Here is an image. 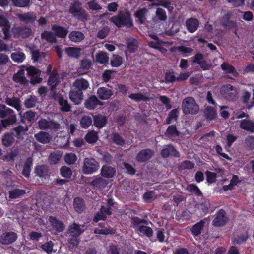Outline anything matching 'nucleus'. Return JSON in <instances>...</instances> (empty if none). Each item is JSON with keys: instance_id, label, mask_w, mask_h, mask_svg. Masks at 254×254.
Listing matches in <instances>:
<instances>
[{"instance_id": "a211bd4d", "label": "nucleus", "mask_w": 254, "mask_h": 254, "mask_svg": "<svg viewBox=\"0 0 254 254\" xmlns=\"http://www.w3.org/2000/svg\"><path fill=\"white\" fill-rule=\"evenodd\" d=\"M59 75L56 71L53 70L49 75L48 84L50 86V90L55 92L59 83Z\"/></svg>"}, {"instance_id": "9b49d317", "label": "nucleus", "mask_w": 254, "mask_h": 254, "mask_svg": "<svg viewBox=\"0 0 254 254\" xmlns=\"http://www.w3.org/2000/svg\"><path fill=\"white\" fill-rule=\"evenodd\" d=\"M103 104L94 95H90L84 102L85 107L89 110H93L98 106H102Z\"/></svg>"}, {"instance_id": "9d476101", "label": "nucleus", "mask_w": 254, "mask_h": 254, "mask_svg": "<svg viewBox=\"0 0 254 254\" xmlns=\"http://www.w3.org/2000/svg\"><path fill=\"white\" fill-rule=\"evenodd\" d=\"M18 235L14 232H3L0 236V243L3 245H8L14 243L17 239Z\"/></svg>"}, {"instance_id": "7ed1b4c3", "label": "nucleus", "mask_w": 254, "mask_h": 254, "mask_svg": "<svg viewBox=\"0 0 254 254\" xmlns=\"http://www.w3.org/2000/svg\"><path fill=\"white\" fill-rule=\"evenodd\" d=\"M69 12L78 19H81L83 21L87 20L88 14L82 9V3L79 1H73L70 3Z\"/></svg>"}, {"instance_id": "0e129e2a", "label": "nucleus", "mask_w": 254, "mask_h": 254, "mask_svg": "<svg viewBox=\"0 0 254 254\" xmlns=\"http://www.w3.org/2000/svg\"><path fill=\"white\" fill-rule=\"evenodd\" d=\"M64 160L67 164L72 165L76 161L77 156L73 153H66L64 157Z\"/></svg>"}, {"instance_id": "1a4fd4ad", "label": "nucleus", "mask_w": 254, "mask_h": 254, "mask_svg": "<svg viewBox=\"0 0 254 254\" xmlns=\"http://www.w3.org/2000/svg\"><path fill=\"white\" fill-rule=\"evenodd\" d=\"M25 69L27 72V75L31 77L30 82L32 84L35 85L42 82V78L40 77L41 74L40 70L33 66L26 67Z\"/></svg>"}, {"instance_id": "6e6552de", "label": "nucleus", "mask_w": 254, "mask_h": 254, "mask_svg": "<svg viewBox=\"0 0 254 254\" xmlns=\"http://www.w3.org/2000/svg\"><path fill=\"white\" fill-rule=\"evenodd\" d=\"M229 221V217L226 211L223 209H219L215 214V217L212 221V225L216 227H220L225 226Z\"/></svg>"}, {"instance_id": "f257e3e1", "label": "nucleus", "mask_w": 254, "mask_h": 254, "mask_svg": "<svg viewBox=\"0 0 254 254\" xmlns=\"http://www.w3.org/2000/svg\"><path fill=\"white\" fill-rule=\"evenodd\" d=\"M110 21L118 28L125 26L131 28L133 26L131 14L129 11H119L116 15L110 18Z\"/></svg>"}, {"instance_id": "de8ad7c7", "label": "nucleus", "mask_w": 254, "mask_h": 254, "mask_svg": "<svg viewBox=\"0 0 254 254\" xmlns=\"http://www.w3.org/2000/svg\"><path fill=\"white\" fill-rule=\"evenodd\" d=\"M137 230L140 233L145 235L149 238L153 236V230L151 227L149 226L145 225L139 226L138 227Z\"/></svg>"}, {"instance_id": "49530a36", "label": "nucleus", "mask_w": 254, "mask_h": 254, "mask_svg": "<svg viewBox=\"0 0 254 254\" xmlns=\"http://www.w3.org/2000/svg\"><path fill=\"white\" fill-rule=\"evenodd\" d=\"M186 190L189 192L194 194L195 196L197 197L203 196V194L201 191L199 189L198 187L195 184H189L186 187Z\"/></svg>"}, {"instance_id": "aec40b11", "label": "nucleus", "mask_w": 254, "mask_h": 254, "mask_svg": "<svg viewBox=\"0 0 254 254\" xmlns=\"http://www.w3.org/2000/svg\"><path fill=\"white\" fill-rule=\"evenodd\" d=\"M108 181L102 177H98L93 179L90 183V185L93 189L103 190L107 186Z\"/></svg>"}, {"instance_id": "58836bf2", "label": "nucleus", "mask_w": 254, "mask_h": 254, "mask_svg": "<svg viewBox=\"0 0 254 254\" xmlns=\"http://www.w3.org/2000/svg\"><path fill=\"white\" fill-rule=\"evenodd\" d=\"M180 134L175 125H170L166 129L164 135L168 138L170 137H177Z\"/></svg>"}, {"instance_id": "72a5a7b5", "label": "nucleus", "mask_w": 254, "mask_h": 254, "mask_svg": "<svg viewBox=\"0 0 254 254\" xmlns=\"http://www.w3.org/2000/svg\"><path fill=\"white\" fill-rule=\"evenodd\" d=\"M68 231L70 235H78V236H80L84 232V230L80 228V225L75 222L69 226Z\"/></svg>"}, {"instance_id": "ea45409f", "label": "nucleus", "mask_w": 254, "mask_h": 254, "mask_svg": "<svg viewBox=\"0 0 254 254\" xmlns=\"http://www.w3.org/2000/svg\"><path fill=\"white\" fill-rule=\"evenodd\" d=\"M221 67L222 70L225 71L226 73L231 74L235 77L238 76V73L235 67L232 65L224 62L221 65Z\"/></svg>"}, {"instance_id": "4d7b16f0", "label": "nucleus", "mask_w": 254, "mask_h": 254, "mask_svg": "<svg viewBox=\"0 0 254 254\" xmlns=\"http://www.w3.org/2000/svg\"><path fill=\"white\" fill-rule=\"evenodd\" d=\"M13 112V110L6 107L4 105H0V119L6 118Z\"/></svg>"}, {"instance_id": "a19ab883", "label": "nucleus", "mask_w": 254, "mask_h": 254, "mask_svg": "<svg viewBox=\"0 0 254 254\" xmlns=\"http://www.w3.org/2000/svg\"><path fill=\"white\" fill-rule=\"evenodd\" d=\"M127 47L130 53L135 52L138 48L137 41L133 38H128L126 42Z\"/></svg>"}, {"instance_id": "e2e57ef3", "label": "nucleus", "mask_w": 254, "mask_h": 254, "mask_svg": "<svg viewBox=\"0 0 254 254\" xmlns=\"http://www.w3.org/2000/svg\"><path fill=\"white\" fill-rule=\"evenodd\" d=\"M37 98L35 96L30 95L24 101V105L27 108H31L35 106Z\"/></svg>"}, {"instance_id": "f8f14e48", "label": "nucleus", "mask_w": 254, "mask_h": 254, "mask_svg": "<svg viewBox=\"0 0 254 254\" xmlns=\"http://www.w3.org/2000/svg\"><path fill=\"white\" fill-rule=\"evenodd\" d=\"M160 154L163 158H167L170 156L179 157L180 156L179 152L176 150L175 147L172 144L165 145L161 150Z\"/></svg>"}, {"instance_id": "4468645a", "label": "nucleus", "mask_w": 254, "mask_h": 254, "mask_svg": "<svg viewBox=\"0 0 254 254\" xmlns=\"http://www.w3.org/2000/svg\"><path fill=\"white\" fill-rule=\"evenodd\" d=\"M154 152L150 149H145L140 151L136 155V159L138 162H144L153 156Z\"/></svg>"}, {"instance_id": "dca6fc26", "label": "nucleus", "mask_w": 254, "mask_h": 254, "mask_svg": "<svg viewBox=\"0 0 254 254\" xmlns=\"http://www.w3.org/2000/svg\"><path fill=\"white\" fill-rule=\"evenodd\" d=\"M93 125L98 129L103 128L108 122L107 117L100 114L95 115L93 117Z\"/></svg>"}, {"instance_id": "cd10ccee", "label": "nucleus", "mask_w": 254, "mask_h": 254, "mask_svg": "<svg viewBox=\"0 0 254 254\" xmlns=\"http://www.w3.org/2000/svg\"><path fill=\"white\" fill-rule=\"evenodd\" d=\"M52 30L55 32L57 36L62 38L66 37L68 32L66 28L56 24L52 26Z\"/></svg>"}, {"instance_id": "774afa93", "label": "nucleus", "mask_w": 254, "mask_h": 254, "mask_svg": "<svg viewBox=\"0 0 254 254\" xmlns=\"http://www.w3.org/2000/svg\"><path fill=\"white\" fill-rule=\"evenodd\" d=\"M244 143L249 150H253L254 149V136L252 135L248 136L245 140Z\"/></svg>"}, {"instance_id": "f03ea898", "label": "nucleus", "mask_w": 254, "mask_h": 254, "mask_svg": "<svg viewBox=\"0 0 254 254\" xmlns=\"http://www.w3.org/2000/svg\"><path fill=\"white\" fill-rule=\"evenodd\" d=\"M182 109L185 115H196L199 111V106L196 104L194 98L192 97H187L183 100Z\"/></svg>"}, {"instance_id": "3c124183", "label": "nucleus", "mask_w": 254, "mask_h": 254, "mask_svg": "<svg viewBox=\"0 0 254 254\" xmlns=\"http://www.w3.org/2000/svg\"><path fill=\"white\" fill-rule=\"evenodd\" d=\"M11 58L14 62L21 63L25 59L26 56L23 52L18 51L12 53Z\"/></svg>"}, {"instance_id": "2f4dec72", "label": "nucleus", "mask_w": 254, "mask_h": 254, "mask_svg": "<svg viewBox=\"0 0 254 254\" xmlns=\"http://www.w3.org/2000/svg\"><path fill=\"white\" fill-rule=\"evenodd\" d=\"M13 79L14 82L19 83L24 85L27 84L28 83V80L24 76V71L23 70H20L16 73L14 74Z\"/></svg>"}, {"instance_id": "680f3d73", "label": "nucleus", "mask_w": 254, "mask_h": 254, "mask_svg": "<svg viewBox=\"0 0 254 254\" xmlns=\"http://www.w3.org/2000/svg\"><path fill=\"white\" fill-rule=\"evenodd\" d=\"M112 139L116 145L123 146L125 144V139L118 133H115L112 135Z\"/></svg>"}, {"instance_id": "ddd939ff", "label": "nucleus", "mask_w": 254, "mask_h": 254, "mask_svg": "<svg viewBox=\"0 0 254 254\" xmlns=\"http://www.w3.org/2000/svg\"><path fill=\"white\" fill-rule=\"evenodd\" d=\"M20 21L25 24L33 23L36 19V15L34 12H28L24 13H18L16 15Z\"/></svg>"}, {"instance_id": "bf43d9fd", "label": "nucleus", "mask_w": 254, "mask_h": 254, "mask_svg": "<svg viewBox=\"0 0 254 254\" xmlns=\"http://www.w3.org/2000/svg\"><path fill=\"white\" fill-rule=\"evenodd\" d=\"M195 164L193 162L190 160H185L182 161L178 166V169L180 171L188 169H192L194 167Z\"/></svg>"}, {"instance_id": "13d9d810", "label": "nucleus", "mask_w": 254, "mask_h": 254, "mask_svg": "<svg viewBox=\"0 0 254 254\" xmlns=\"http://www.w3.org/2000/svg\"><path fill=\"white\" fill-rule=\"evenodd\" d=\"M81 127L84 128H88L92 123V119L89 116H83L80 121Z\"/></svg>"}, {"instance_id": "a878e982", "label": "nucleus", "mask_w": 254, "mask_h": 254, "mask_svg": "<svg viewBox=\"0 0 254 254\" xmlns=\"http://www.w3.org/2000/svg\"><path fill=\"white\" fill-rule=\"evenodd\" d=\"M14 135L13 132H6L2 136V144L6 147L11 146L14 143Z\"/></svg>"}, {"instance_id": "c9c22d12", "label": "nucleus", "mask_w": 254, "mask_h": 254, "mask_svg": "<svg viewBox=\"0 0 254 254\" xmlns=\"http://www.w3.org/2000/svg\"><path fill=\"white\" fill-rule=\"evenodd\" d=\"M85 38L84 34L78 31H72L69 34V39L74 42H79Z\"/></svg>"}, {"instance_id": "423d86ee", "label": "nucleus", "mask_w": 254, "mask_h": 254, "mask_svg": "<svg viewBox=\"0 0 254 254\" xmlns=\"http://www.w3.org/2000/svg\"><path fill=\"white\" fill-rule=\"evenodd\" d=\"M220 94L226 100L234 101L237 99L238 92L236 89L231 84H226L222 86Z\"/></svg>"}, {"instance_id": "79ce46f5", "label": "nucleus", "mask_w": 254, "mask_h": 254, "mask_svg": "<svg viewBox=\"0 0 254 254\" xmlns=\"http://www.w3.org/2000/svg\"><path fill=\"white\" fill-rule=\"evenodd\" d=\"M204 224V221L201 220L199 222L192 226L191 228L192 234L195 236L199 235L201 233V231L203 229Z\"/></svg>"}, {"instance_id": "8fccbe9b", "label": "nucleus", "mask_w": 254, "mask_h": 254, "mask_svg": "<svg viewBox=\"0 0 254 254\" xmlns=\"http://www.w3.org/2000/svg\"><path fill=\"white\" fill-rule=\"evenodd\" d=\"M179 111L177 109L172 110L168 114L166 119L165 123L167 124H170L174 121H176L178 117Z\"/></svg>"}, {"instance_id": "37998d69", "label": "nucleus", "mask_w": 254, "mask_h": 254, "mask_svg": "<svg viewBox=\"0 0 254 254\" xmlns=\"http://www.w3.org/2000/svg\"><path fill=\"white\" fill-rule=\"evenodd\" d=\"M6 103L10 106L14 107L18 111L20 110L21 107L20 105V101L19 98L15 97L13 98L7 97L5 99Z\"/></svg>"}, {"instance_id": "69168bd1", "label": "nucleus", "mask_w": 254, "mask_h": 254, "mask_svg": "<svg viewBox=\"0 0 254 254\" xmlns=\"http://www.w3.org/2000/svg\"><path fill=\"white\" fill-rule=\"evenodd\" d=\"M85 140L89 143H94L98 139V135L94 131L89 132L85 136Z\"/></svg>"}, {"instance_id": "f3484780", "label": "nucleus", "mask_w": 254, "mask_h": 254, "mask_svg": "<svg viewBox=\"0 0 254 254\" xmlns=\"http://www.w3.org/2000/svg\"><path fill=\"white\" fill-rule=\"evenodd\" d=\"M69 99L74 104L78 105L83 99V93L73 88L69 92Z\"/></svg>"}, {"instance_id": "338daca9", "label": "nucleus", "mask_w": 254, "mask_h": 254, "mask_svg": "<svg viewBox=\"0 0 254 254\" xmlns=\"http://www.w3.org/2000/svg\"><path fill=\"white\" fill-rule=\"evenodd\" d=\"M60 174L62 177L68 179L71 177L72 171L69 167L64 166L60 168Z\"/></svg>"}, {"instance_id": "7c9ffc66", "label": "nucleus", "mask_w": 254, "mask_h": 254, "mask_svg": "<svg viewBox=\"0 0 254 254\" xmlns=\"http://www.w3.org/2000/svg\"><path fill=\"white\" fill-rule=\"evenodd\" d=\"M216 110L212 106H207L204 111V117L208 121L214 120L217 117Z\"/></svg>"}, {"instance_id": "5701e85b", "label": "nucleus", "mask_w": 254, "mask_h": 254, "mask_svg": "<svg viewBox=\"0 0 254 254\" xmlns=\"http://www.w3.org/2000/svg\"><path fill=\"white\" fill-rule=\"evenodd\" d=\"M73 207L75 211L80 214L85 209V202L84 200L80 197H76L73 200Z\"/></svg>"}, {"instance_id": "20e7f679", "label": "nucleus", "mask_w": 254, "mask_h": 254, "mask_svg": "<svg viewBox=\"0 0 254 254\" xmlns=\"http://www.w3.org/2000/svg\"><path fill=\"white\" fill-rule=\"evenodd\" d=\"M11 32L13 38L20 40L28 38L32 33V29L26 26H13Z\"/></svg>"}, {"instance_id": "5fc2aeb1", "label": "nucleus", "mask_w": 254, "mask_h": 254, "mask_svg": "<svg viewBox=\"0 0 254 254\" xmlns=\"http://www.w3.org/2000/svg\"><path fill=\"white\" fill-rule=\"evenodd\" d=\"M26 191L24 190L14 189L9 191V197L11 199H16L24 195Z\"/></svg>"}, {"instance_id": "2eb2a0df", "label": "nucleus", "mask_w": 254, "mask_h": 254, "mask_svg": "<svg viewBox=\"0 0 254 254\" xmlns=\"http://www.w3.org/2000/svg\"><path fill=\"white\" fill-rule=\"evenodd\" d=\"M48 220L53 230H55L57 232H62L64 230V224L56 217L50 216L49 217Z\"/></svg>"}, {"instance_id": "e433bc0d", "label": "nucleus", "mask_w": 254, "mask_h": 254, "mask_svg": "<svg viewBox=\"0 0 254 254\" xmlns=\"http://www.w3.org/2000/svg\"><path fill=\"white\" fill-rule=\"evenodd\" d=\"M80 242V236L78 235H72L69 234L68 240V247L69 249L73 250L75 249Z\"/></svg>"}, {"instance_id": "a18cd8bd", "label": "nucleus", "mask_w": 254, "mask_h": 254, "mask_svg": "<svg viewBox=\"0 0 254 254\" xmlns=\"http://www.w3.org/2000/svg\"><path fill=\"white\" fill-rule=\"evenodd\" d=\"M41 38L45 40L46 41L51 43H54L57 42V39L54 34L48 31H44L41 33Z\"/></svg>"}, {"instance_id": "052dcab7", "label": "nucleus", "mask_w": 254, "mask_h": 254, "mask_svg": "<svg viewBox=\"0 0 254 254\" xmlns=\"http://www.w3.org/2000/svg\"><path fill=\"white\" fill-rule=\"evenodd\" d=\"M123 63V58L118 55H113L111 60V65L112 67H118Z\"/></svg>"}, {"instance_id": "09e8293b", "label": "nucleus", "mask_w": 254, "mask_h": 254, "mask_svg": "<svg viewBox=\"0 0 254 254\" xmlns=\"http://www.w3.org/2000/svg\"><path fill=\"white\" fill-rule=\"evenodd\" d=\"M128 97L137 102L141 101L146 102L150 100V98L141 93H131L128 96Z\"/></svg>"}, {"instance_id": "bb28decb", "label": "nucleus", "mask_w": 254, "mask_h": 254, "mask_svg": "<svg viewBox=\"0 0 254 254\" xmlns=\"http://www.w3.org/2000/svg\"><path fill=\"white\" fill-rule=\"evenodd\" d=\"M33 166V159L27 158L25 161L22 171V174L26 178H29L30 175L31 168Z\"/></svg>"}, {"instance_id": "6e6d98bb", "label": "nucleus", "mask_w": 254, "mask_h": 254, "mask_svg": "<svg viewBox=\"0 0 254 254\" xmlns=\"http://www.w3.org/2000/svg\"><path fill=\"white\" fill-rule=\"evenodd\" d=\"M109 56L107 53L102 51L97 53L96 55V60L101 64H105L109 61Z\"/></svg>"}, {"instance_id": "c85d7f7f", "label": "nucleus", "mask_w": 254, "mask_h": 254, "mask_svg": "<svg viewBox=\"0 0 254 254\" xmlns=\"http://www.w3.org/2000/svg\"><path fill=\"white\" fill-rule=\"evenodd\" d=\"M242 129L254 133V122L251 120H243L240 124Z\"/></svg>"}, {"instance_id": "473e14b6", "label": "nucleus", "mask_w": 254, "mask_h": 254, "mask_svg": "<svg viewBox=\"0 0 254 254\" xmlns=\"http://www.w3.org/2000/svg\"><path fill=\"white\" fill-rule=\"evenodd\" d=\"M62 156V153L61 151H53L50 153L48 156V161L51 165L57 164L61 160Z\"/></svg>"}, {"instance_id": "603ef678", "label": "nucleus", "mask_w": 254, "mask_h": 254, "mask_svg": "<svg viewBox=\"0 0 254 254\" xmlns=\"http://www.w3.org/2000/svg\"><path fill=\"white\" fill-rule=\"evenodd\" d=\"M81 49L76 47H68L65 52L69 57L78 58L81 55Z\"/></svg>"}, {"instance_id": "6ab92c4d", "label": "nucleus", "mask_w": 254, "mask_h": 254, "mask_svg": "<svg viewBox=\"0 0 254 254\" xmlns=\"http://www.w3.org/2000/svg\"><path fill=\"white\" fill-rule=\"evenodd\" d=\"M73 85L74 88L82 93L89 88V82L83 78L76 79Z\"/></svg>"}, {"instance_id": "39448f33", "label": "nucleus", "mask_w": 254, "mask_h": 254, "mask_svg": "<svg viewBox=\"0 0 254 254\" xmlns=\"http://www.w3.org/2000/svg\"><path fill=\"white\" fill-rule=\"evenodd\" d=\"M99 166V163L95 158L87 157L84 159L82 171L84 174H92L97 172Z\"/></svg>"}, {"instance_id": "f704fd0d", "label": "nucleus", "mask_w": 254, "mask_h": 254, "mask_svg": "<svg viewBox=\"0 0 254 254\" xmlns=\"http://www.w3.org/2000/svg\"><path fill=\"white\" fill-rule=\"evenodd\" d=\"M17 121L16 114L13 112L5 119L1 121V124L3 128H6L8 126L13 125Z\"/></svg>"}, {"instance_id": "393cba45", "label": "nucleus", "mask_w": 254, "mask_h": 254, "mask_svg": "<svg viewBox=\"0 0 254 254\" xmlns=\"http://www.w3.org/2000/svg\"><path fill=\"white\" fill-rule=\"evenodd\" d=\"M186 26L189 32L193 33L196 31L198 27V20L194 18L188 19L186 21Z\"/></svg>"}, {"instance_id": "864d4df0", "label": "nucleus", "mask_w": 254, "mask_h": 254, "mask_svg": "<svg viewBox=\"0 0 254 254\" xmlns=\"http://www.w3.org/2000/svg\"><path fill=\"white\" fill-rule=\"evenodd\" d=\"M147 12V9L146 8H143L138 9L135 13V17L138 19V22L140 24L144 23L145 18V14Z\"/></svg>"}, {"instance_id": "c756f323", "label": "nucleus", "mask_w": 254, "mask_h": 254, "mask_svg": "<svg viewBox=\"0 0 254 254\" xmlns=\"http://www.w3.org/2000/svg\"><path fill=\"white\" fill-rule=\"evenodd\" d=\"M116 170L111 166L104 165L101 170V175L102 177L106 178H111L114 177Z\"/></svg>"}, {"instance_id": "b1692460", "label": "nucleus", "mask_w": 254, "mask_h": 254, "mask_svg": "<svg viewBox=\"0 0 254 254\" xmlns=\"http://www.w3.org/2000/svg\"><path fill=\"white\" fill-rule=\"evenodd\" d=\"M35 137L37 141L42 144H47L51 140L50 134L47 132L41 131L35 134Z\"/></svg>"}, {"instance_id": "4c0bfd02", "label": "nucleus", "mask_w": 254, "mask_h": 254, "mask_svg": "<svg viewBox=\"0 0 254 254\" xmlns=\"http://www.w3.org/2000/svg\"><path fill=\"white\" fill-rule=\"evenodd\" d=\"M249 238V234L248 231H246L244 234H242L234 237L232 239L233 244L241 245L245 244Z\"/></svg>"}, {"instance_id": "0eeeda50", "label": "nucleus", "mask_w": 254, "mask_h": 254, "mask_svg": "<svg viewBox=\"0 0 254 254\" xmlns=\"http://www.w3.org/2000/svg\"><path fill=\"white\" fill-rule=\"evenodd\" d=\"M233 16V13L231 11L227 12L220 19V25L227 30L235 29V34H237V24L235 21L231 20L230 19Z\"/></svg>"}, {"instance_id": "412c9836", "label": "nucleus", "mask_w": 254, "mask_h": 254, "mask_svg": "<svg viewBox=\"0 0 254 254\" xmlns=\"http://www.w3.org/2000/svg\"><path fill=\"white\" fill-rule=\"evenodd\" d=\"M36 175L40 178H47L49 177V167L46 165H38L34 169Z\"/></svg>"}, {"instance_id": "c03bdc74", "label": "nucleus", "mask_w": 254, "mask_h": 254, "mask_svg": "<svg viewBox=\"0 0 254 254\" xmlns=\"http://www.w3.org/2000/svg\"><path fill=\"white\" fill-rule=\"evenodd\" d=\"M28 129L27 126L18 125L15 127L13 128L11 131L15 133V136L17 138L20 139L24 134L25 132L27 131Z\"/></svg>"}, {"instance_id": "4be33fe9", "label": "nucleus", "mask_w": 254, "mask_h": 254, "mask_svg": "<svg viewBox=\"0 0 254 254\" xmlns=\"http://www.w3.org/2000/svg\"><path fill=\"white\" fill-rule=\"evenodd\" d=\"M113 94L111 89L105 87H99L97 91L98 98L103 100L109 99L113 95Z\"/></svg>"}]
</instances>
